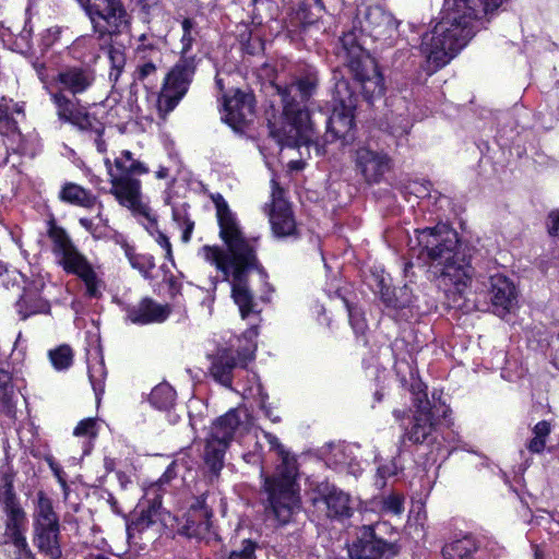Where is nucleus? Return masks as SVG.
Masks as SVG:
<instances>
[{"label":"nucleus","instance_id":"1","mask_svg":"<svg viewBox=\"0 0 559 559\" xmlns=\"http://www.w3.org/2000/svg\"><path fill=\"white\" fill-rule=\"evenodd\" d=\"M219 226V237L227 247L224 251L218 246H203L201 254L205 261L214 264L225 277L231 275V296L238 306L242 319L257 314V302L247 284V274L257 270L260 278L265 281L266 273L259 265L255 254V240L245 237L235 214L230 211L222 194L212 195Z\"/></svg>","mask_w":559,"mask_h":559},{"label":"nucleus","instance_id":"2","mask_svg":"<svg viewBox=\"0 0 559 559\" xmlns=\"http://www.w3.org/2000/svg\"><path fill=\"white\" fill-rule=\"evenodd\" d=\"M502 1L445 0L441 20L421 37L425 71L432 74L448 64L474 35V21L499 8Z\"/></svg>","mask_w":559,"mask_h":559},{"label":"nucleus","instance_id":"3","mask_svg":"<svg viewBox=\"0 0 559 559\" xmlns=\"http://www.w3.org/2000/svg\"><path fill=\"white\" fill-rule=\"evenodd\" d=\"M416 239L409 240L412 251L418 250V257L429 264L453 307H461L459 299L469 286L473 267L462 250L455 230L447 225L415 230Z\"/></svg>","mask_w":559,"mask_h":559},{"label":"nucleus","instance_id":"4","mask_svg":"<svg viewBox=\"0 0 559 559\" xmlns=\"http://www.w3.org/2000/svg\"><path fill=\"white\" fill-rule=\"evenodd\" d=\"M318 82L317 74L310 72L288 85H275L283 104V117L281 126L269 121V132L281 146L297 147L307 144L311 133L318 128L316 111L310 112L300 105L316 93Z\"/></svg>","mask_w":559,"mask_h":559},{"label":"nucleus","instance_id":"5","mask_svg":"<svg viewBox=\"0 0 559 559\" xmlns=\"http://www.w3.org/2000/svg\"><path fill=\"white\" fill-rule=\"evenodd\" d=\"M264 437L280 460L272 475L261 471L269 501L267 513L278 525H286L300 509L297 460L285 450L276 436L266 432Z\"/></svg>","mask_w":559,"mask_h":559},{"label":"nucleus","instance_id":"6","mask_svg":"<svg viewBox=\"0 0 559 559\" xmlns=\"http://www.w3.org/2000/svg\"><path fill=\"white\" fill-rule=\"evenodd\" d=\"M47 235L52 242V253L62 269L70 274L78 275L85 284L86 294L90 297H97L98 278L86 258L79 252L68 233L55 221L48 223Z\"/></svg>","mask_w":559,"mask_h":559},{"label":"nucleus","instance_id":"7","mask_svg":"<svg viewBox=\"0 0 559 559\" xmlns=\"http://www.w3.org/2000/svg\"><path fill=\"white\" fill-rule=\"evenodd\" d=\"M33 543L49 559H61L60 521L51 499L38 491L33 511Z\"/></svg>","mask_w":559,"mask_h":559},{"label":"nucleus","instance_id":"8","mask_svg":"<svg viewBox=\"0 0 559 559\" xmlns=\"http://www.w3.org/2000/svg\"><path fill=\"white\" fill-rule=\"evenodd\" d=\"M240 423V412L234 408L217 418L211 426L205 442L204 461L215 475L224 465L225 452Z\"/></svg>","mask_w":559,"mask_h":559},{"label":"nucleus","instance_id":"9","mask_svg":"<svg viewBox=\"0 0 559 559\" xmlns=\"http://www.w3.org/2000/svg\"><path fill=\"white\" fill-rule=\"evenodd\" d=\"M84 8L100 38L119 35L129 25V14L120 0H86Z\"/></svg>","mask_w":559,"mask_h":559},{"label":"nucleus","instance_id":"10","mask_svg":"<svg viewBox=\"0 0 559 559\" xmlns=\"http://www.w3.org/2000/svg\"><path fill=\"white\" fill-rule=\"evenodd\" d=\"M195 71L193 58L182 57L165 78L163 88L157 97V109L167 115L186 95Z\"/></svg>","mask_w":559,"mask_h":559},{"label":"nucleus","instance_id":"11","mask_svg":"<svg viewBox=\"0 0 559 559\" xmlns=\"http://www.w3.org/2000/svg\"><path fill=\"white\" fill-rule=\"evenodd\" d=\"M109 193L121 206L128 209L134 216L146 219L152 226L156 225V217L143 200L140 179L109 174Z\"/></svg>","mask_w":559,"mask_h":559},{"label":"nucleus","instance_id":"12","mask_svg":"<svg viewBox=\"0 0 559 559\" xmlns=\"http://www.w3.org/2000/svg\"><path fill=\"white\" fill-rule=\"evenodd\" d=\"M362 33L383 44H391L399 34L400 22L380 5L368 7L359 15Z\"/></svg>","mask_w":559,"mask_h":559},{"label":"nucleus","instance_id":"13","mask_svg":"<svg viewBox=\"0 0 559 559\" xmlns=\"http://www.w3.org/2000/svg\"><path fill=\"white\" fill-rule=\"evenodd\" d=\"M380 523L362 525L357 539L353 543L349 555L352 559H381L397 555L394 544L388 543L377 536Z\"/></svg>","mask_w":559,"mask_h":559},{"label":"nucleus","instance_id":"14","mask_svg":"<svg viewBox=\"0 0 559 559\" xmlns=\"http://www.w3.org/2000/svg\"><path fill=\"white\" fill-rule=\"evenodd\" d=\"M272 201L267 212L273 235L276 238L297 237L298 228L290 204L276 180H272Z\"/></svg>","mask_w":559,"mask_h":559},{"label":"nucleus","instance_id":"15","mask_svg":"<svg viewBox=\"0 0 559 559\" xmlns=\"http://www.w3.org/2000/svg\"><path fill=\"white\" fill-rule=\"evenodd\" d=\"M415 411L411 425L405 429L404 438L414 444L429 441L436 431V419L425 392H418L414 399Z\"/></svg>","mask_w":559,"mask_h":559},{"label":"nucleus","instance_id":"16","mask_svg":"<svg viewBox=\"0 0 559 559\" xmlns=\"http://www.w3.org/2000/svg\"><path fill=\"white\" fill-rule=\"evenodd\" d=\"M254 117L253 96L236 90L231 96H224L223 120L234 130L239 131Z\"/></svg>","mask_w":559,"mask_h":559},{"label":"nucleus","instance_id":"17","mask_svg":"<svg viewBox=\"0 0 559 559\" xmlns=\"http://www.w3.org/2000/svg\"><path fill=\"white\" fill-rule=\"evenodd\" d=\"M254 345H250L245 353L238 352L237 357L233 350L224 348L213 357L210 368L211 376L226 388H231L233 371L236 367H246L247 361L252 358Z\"/></svg>","mask_w":559,"mask_h":559},{"label":"nucleus","instance_id":"18","mask_svg":"<svg viewBox=\"0 0 559 559\" xmlns=\"http://www.w3.org/2000/svg\"><path fill=\"white\" fill-rule=\"evenodd\" d=\"M349 71L359 83L362 95L369 103L382 97L385 90L383 76L373 58H365L360 63L355 61Z\"/></svg>","mask_w":559,"mask_h":559},{"label":"nucleus","instance_id":"19","mask_svg":"<svg viewBox=\"0 0 559 559\" xmlns=\"http://www.w3.org/2000/svg\"><path fill=\"white\" fill-rule=\"evenodd\" d=\"M96 70L88 63L73 64L62 68L55 81L61 85V91L72 95L87 92L96 82Z\"/></svg>","mask_w":559,"mask_h":559},{"label":"nucleus","instance_id":"20","mask_svg":"<svg viewBox=\"0 0 559 559\" xmlns=\"http://www.w3.org/2000/svg\"><path fill=\"white\" fill-rule=\"evenodd\" d=\"M319 121L318 128L311 133L310 140L314 133L320 131V127L325 129V142H333L338 139H346L354 128V110L344 108H334L331 116H326L321 110L316 112Z\"/></svg>","mask_w":559,"mask_h":559},{"label":"nucleus","instance_id":"21","mask_svg":"<svg viewBox=\"0 0 559 559\" xmlns=\"http://www.w3.org/2000/svg\"><path fill=\"white\" fill-rule=\"evenodd\" d=\"M168 305H160L151 298H143L135 305L124 307L126 320L132 324L146 325L164 322L170 314Z\"/></svg>","mask_w":559,"mask_h":559},{"label":"nucleus","instance_id":"22","mask_svg":"<svg viewBox=\"0 0 559 559\" xmlns=\"http://www.w3.org/2000/svg\"><path fill=\"white\" fill-rule=\"evenodd\" d=\"M357 169L368 182H378L389 169L386 155L372 151L367 146H359L354 155Z\"/></svg>","mask_w":559,"mask_h":559},{"label":"nucleus","instance_id":"23","mask_svg":"<svg viewBox=\"0 0 559 559\" xmlns=\"http://www.w3.org/2000/svg\"><path fill=\"white\" fill-rule=\"evenodd\" d=\"M25 521L5 522L3 554L9 559H36L23 531Z\"/></svg>","mask_w":559,"mask_h":559},{"label":"nucleus","instance_id":"24","mask_svg":"<svg viewBox=\"0 0 559 559\" xmlns=\"http://www.w3.org/2000/svg\"><path fill=\"white\" fill-rule=\"evenodd\" d=\"M490 299L492 311L503 318L511 312L516 305V293L514 285L503 275L490 277Z\"/></svg>","mask_w":559,"mask_h":559},{"label":"nucleus","instance_id":"25","mask_svg":"<svg viewBox=\"0 0 559 559\" xmlns=\"http://www.w3.org/2000/svg\"><path fill=\"white\" fill-rule=\"evenodd\" d=\"M212 511L205 506L191 508L187 513L186 523L183 524L181 532L189 538H210L212 535Z\"/></svg>","mask_w":559,"mask_h":559},{"label":"nucleus","instance_id":"26","mask_svg":"<svg viewBox=\"0 0 559 559\" xmlns=\"http://www.w3.org/2000/svg\"><path fill=\"white\" fill-rule=\"evenodd\" d=\"M0 504L7 515L5 522L26 521V513L14 491L13 478L8 474L3 475L0 481Z\"/></svg>","mask_w":559,"mask_h":559},{"label":"nucleus","instance_id":"27","mask_svg":"<svg viewBox=\"0 0 559 559\" xmlns=\"http://www.w3.org/2000/svg\"><path fill=\"white\" fill-rule=\"evenodd\" d=\"M105 165L109 174H114L115 176H124L129 178H136L139 175L147 174L148 167L140 162L139 159L133 157V154L130 151H122L121 154L116 157L114 164H111L110 159L105 160Z\"/></svg>","mask_w":559,"mask_h":559},{"label":"nucleus","instance_id":"28","mask_svg":"<svg viewBox=\"0 0 559 559\" xmlns=\"http://www.w3.org/2000/svg\"><path fill=\"white\" fill-rule=\"evenodd\" d=\"M59 199L62 202L84 209H92L98 202L95 194L74 182H67L62 186Z\"/></svg>","mask_w":559,"mask_h":559},{"label":"nucleus","instance_id":"29","mask_svg":"<svg viewBox=\"0 0 559 559\" xmlns=\"http://www.w3.org/2000/svg\"><path fill=\"white\" fill-rule=\"evenodd\" d=\"M162 520V501L155 498L147 508H143L135 520L128 525L129 538L134 537L136 533H142L150 526Z\"/></svg>","mask_w":559,"mask_h":559},{"label":"nucleus","instance_id":"30","mask_svg":"<svg viewBox=\"0 0 559 559\" xmlns=\"http://www.w3.org/2000/svg\"><path fill=\"white\" fill-rule=\"evenodd\" d=\"M323 495V501L328 509V516L343 518L349 516L352 508L349 506V496L335 487L329 488Z\"/></svg>","mask_w":559,"mask_h":559},{"label":"nucleus","instance_id":"31","mask_svg":"<svg viewBox=\"0 0 559 559\" xmlns=\"http://www.w3.org/2000/svg\"><path fill=\"white\" fill-rule=\"evenodd\" d=\"M341 43V52L344 55L345 60L347 61L348 69H352L353 63L356 61L357 63L365 58H371L360 45L357 34L354 31H349L344 33V35L340 38Z\"/></svg>","mask_w":559,"mask_h":559},{"label":"nucleus","instance_id":"32","mask_svg":"<svg viewBox=\"0 0 559 559\" xmlns=\"http://www.w3.org/2000/svg\"><path fill=\"white\" fill-rule=\"evenodd\" d=\"M162 44L160 37L154 35L142 34L139 37V45L135 49V58L138 60H153L162 62Z\"/></svg>","mask_w":559,"mask_h":559},{"label":"nucleus","instance_id":"33","mask_svg":"<svg viewBox=\"0 0 559 559\" xmlns=\"http://www.w3.org/2000/svg\"><path fill=\"white\" fill-rule=\"evenodd\" d=\"M477 549L475 540L469 536L448 543L442 548L444 559H468Z\"/></svg>","mask_w":559,"mask_h":559},{"label":"nucleus","instance_id":"34","mask_svg":"<svg viewBox=\"0 0 559 559\" xmlns=\"http://www.w3.org/2000/svg\"><path fill=\"white\" fill-rule=\"evenodd\" d=\"M333 99L334 108L355 110L357 106V97L346 80H340L335 83Z\"/></svg>","mask_w":559,"mask_h":559},{"label":"nucleus","instance_id":"35","mask_svg":"<svg viewBox=\"0 0 559 559\" xmlns=\"http://www.w3.org/2000/svg\"><path fill=\"white\" fill-rule=\"evenodd\" d=\"M16 311L22 320L37 313H48L50 306L40 298H34L28 295L23 296L15 305Z\"/></svg>","mask_w":559,"mask_h":559},{"label":"nucleus","instance_id":"36","mask_svg":"<svg viewBox=\"0 0 559 559\" xmlns=\"http://www.w3.org/2000/svg\"><path fill=\"white\" fill-rule=\"evenodd\" d=\"M176 392L166 383L156 385L150 394V403L157 409L168 411L175 403Z\"/></svg>","mask_w":559,"mask_h":559},{"label":"nucleus","instance_id":"37","mask_svg":"<svg viewBox=\"0 0 559 559\" xmlns=\"http://www.w3.org/2000/svg\"><path fill=\"white\" fill-rule=\"evenodd\" d=\"M533 438L526 443L531 453L539 454L546 448L547 438L551 433V424L547 420H540L533 427Z\"/></svg>","mask_w":559,"mask_h":559},{"label":"nucleus","instance_id":"38","mask_svg":"<svg viewBox=\"0 0 559 559\" xmlns=\"http://www.w3.org/2000/svg\"><path fill=\"white\" fill-rule=\"evenodd\" d=\"M49 94L59 120L69 122L78 110L73 100L63 91L50 92Z\"/></svg>","mask_w":559,"mask_h":559},{"label":"nucleus","instance_id":"39","mask_svg":"<svg viewBox=\"0 0 559 559\" xmlns=\"http://www.w3.org/2000/svg\"><path fill=\"white\" fill-rule=\"evenodd\" d=\"M79 128L82 131L94 130L97 134H102L104 128L102 124L91 116L87 111L78 109L71 120L68 122Z\"/></svg>","mask_w":559,"mask_h":559},{"label":"nucleus","instance_id":"40","mask_svg":"<svg viewBox=\"0 0 559 559\" xmlns=\"http://www.w3.org/2000/svg\"><path fill=\"white\" fill-rule=\"evenodd\" d=\"M88 378L96 397L99 399V395L104 393L106 378V369L102 360H95L88 365Z\"/></svg>","mask_w":559,"mask_h":559},{"label":"nucleus","instance_id":"41","mask_svg":"<svg viewBox=\"0 0 559 559\" xmlns=\"http://www.w3.org/2000/svg\"><path fill=\"white\" fill-rule=\"evenodd\" d=\"M110 38H100L99 34L84 35L76 38L73 43L75 49H90L95 58L98 57L97 51L109 44Z\"/></svg>","mask_w":559,"mask_h":559},{"label":"nucleus","instance_id":"42","mask_svg":"<svg viewBox=\"0 0 559 559\" xmlns=\"http://www.w3.org/2000/svg\"><path fill=\"white\" fill-rule=\"evenodd\" d=\"M49 358L57 370H64L72 365L73 352L70 346L61 345L49 352Z\"/></svg>","mask_w":559,"mask_h":559},{"label":"nucleus","instance_id":"43","mask_svg":"<svg viewBox=\"0 0 559 559\" xmlns=\"http://www.w3.org/2000/svg\"><path fill=\"white\" fill-rule=\"evenodd\" d=\"M381 511L386 514L401 515L404 512V497L393 492L381 500Z\"/></svg>","mask_w":559,"mask_h":559},{"label":"nucleus","instance_id":"44","mask_svg":"<svg viewBox=\"0 0 559 559\" xmlns=\"http://www.w3.org/2000/svg\"><path fill=\"white\" fill-rule=\"evenodd\" d=\"M108 58L111 64V71L109 73V78L112 81H118L124 64H126V56L124 52L120 48L110 47L108 50Z\"/></svg>","mask_w":559,"mask_h":559},{"label":"nucleus","instance_id":"45","mask_svg":"<svg viewBox=\"0 0 559 559\" xmlns=\"http://www.w3.org/2000/svg\"><path fill=\"white\" fill-rule=\"evenodd\" d=\"M160 62H154L153 60H138V66L133 73L135 81L144 82L156 74L157 66Z\"/></svg>","mask_w":559,"mask_h":559},{"label":"nucleus","instance_id":"46","mask_svg":"<svg viewBox=\"0 0 559 559\" xmlns=\"http://www.w3.org/2000/svg\"><path fill=\"white\" fill-rule=\"evenodd\" d=\"M182 26V37H181V44H182V55L185 56L192 47V44L195 39L197 31H195V23L191 19H185L181 23Z\"/></svg>","mask_w":559,"mask_h":559},{"label":"nucleus","instance_id":"47","mask_svg":"<svg viewBox=\"0 0 559 559\" xmlns=\"http://www.w3.org/2000/svg\"><path fill=\"white\" fill-rule=\"evenodd\" d=\"M130 264L145 277H150L151 272L155 267V259L151 254H140L136 258H132V262Z\"/></svg>","mask_w":559,"mask_h":559},{"label":"nucleus","instance_id":"48","mask_svg":"<svg viewBox=\"0 0 559 559\" xmlns=\"http://www.w3.org/2000/svg\"><path fill=\"white\" fill-rule=\"evenodd\" d=\"M14 386L0 388V409L3 413L11 414L14 408Z\"/></svg>","mask_w":559,"mask_h":559},{"label":"nucleus","instance_id":"49","mask_svg":"<svg viewBox=\"0 0 559 559\" xmlns=\"http://www.w3.org/2000/svg\"><path fill=\"white\" fill-rule=\"evenodd\" d=\"M17 129L16 121L10 117L8 108L0 105V133L8 135Z\"/></svg>","mask_w":559,"mask_h":559},{"label":"nucleus","instance_id":"50","mask_svg":"<svg viewBox=\"0 0 559 559\" xmlns=\"http://www.w3.org/2000/svg\"><path fill=\"white\" fill-rule=\"evenodd\" d=\"M96 420L93 418H86L81 420L74 429V436L78 437H96Z\"/></svg>","mask_w":559,"mask_h":559},{"label":"nucleus","instance_id":"51","mask_svg":"<svg viewBox=\"0 0 559 559\" xmlns=\"http://www.w3.org/2000/svg\"><path fill=\"white\" fill-rule=\"evenodd\" d=\"M152 236L154 237L156 243L165 250V259L169 262L174 263V254H173V247L169 241V238L160 230L154 229L151 231Z\"/></svg>","mask_w":559,"mask_h":559},{"label":"nucleus","instance_id":"52","mask_svg":"<svg viewBox=\"0 0 559 559\" xmlns=\"http://www.w3.org/2000/svg\"><path fill=\"white\" fill-rule=\"evenodd\" d=\"M255 544L251 540H245L242 548L231 551L228 559H255L254 556Z\"/></svg>","mask_w":559,"mask_h":559},{"label":"nucleus","instance_id":"53","mask_svg":"<svg viewBox=\"0 0 559 559\" xmlns=\"http://www.w3.org/2000/svg\"><path fill=\"white\" fill-rule=\"evenodd\" d=\"M347 309H348L349 322H350V325L353 326V329L355 330V332L364 333L367 328V324L365 322V319L361 317L360 312L356 309L350 308L348 305H347Z\"/></svg>","mask_w":559,"mask_h":559},{"label":"nucleus","instance_id":"54","mask_svg":"<svg viewBox=\"0 0 559 559\" xmlns=\"http://www.w3.org/2000/svg\"><path fill=\"white\" fill-rule=\"evenodd\" d=\"M547 233L550 237L559 236V209L552 210L546 219Z\"/></svg>","mask_w":559,"mask_h":559},{"label":"nucleus","instance_id":"55","mask_svg":"<svg viewBox=\"0 0 559 559\" xmlns=\"http://www.w3.org/2000/svg\"><path fill=\"white\" fill-rule=\"evenodd\" d=\"M399 467L394 460H391L378 467V475L385 479L397 474Z\"/></svg>","mask_w":559,"mask_h":559},{"label":"nucleus","instance_id":"56","mask_svg":"<svg viewBox=\"0 0 559 559\" xmlns=\"http://www.w3.org/2000/svg\"><path fill=\"white\" fill-rule=\"evenodd\" d=\"M46 462L48 463L50 469L52 471L53 475L60 483L62 487H67V481L64 478V472L62 471L61 466L55 461L53 457L49 456L46 459Z\"/></svg>","mask_w":559,"mask_h":559},{"label":"nucleus","instance_id":"57","mask_svg":"<svg viewBox=\"0 0 559 559\" xmlns=\"http://www.w3.org/2000/svg\"><path fill=\"white\" fill-rule=\"evenodd\" d=\"M12 376L9 370L0 367V388L12 386Z\"/></svg>","mask_w":559,"mask_h":559},{"label":"nucleus","instance_id":"58","mask_svg":"<svg viewBox=\"0 0 559 559\" xmlns=\"http://www.w3.org/2000/svg\"><path fill=\"white\" fill-rule=\"evenodd\" d=\"M33 68L36 71L39 80L45 83L47 80L46 64L44 62L37 60V61L33 62Z\"/></svg>","mask_w":559,"mask_h":559},{"label":"nucleus","instance_id":"59","mask_svg":"<svg viewBox=\"0 0 559 559\" xmlns=\"http://www.w3.org/2000/svg\"><path fill=\"white\" fill-rule=\"evenodd\" d=\"M193 227H194V223L188 221L186 224V227L182 231V241L183 242H188L190 240Z\"/></svg>","mask_w":559,"mask_h":559},{"label":"nucleus","instance_id":"60","mask_svg":"<svg viewBox=\"0 0 559 559\" xmlns=\"http://www.w3.org/2000/svg\"><path fill=\"white\" fill-rule=\"evenodd\" d=\"M79 222H80V225L82 227H84L87 231H91V233L93 231V222L91 219L83 217V218H80Z\"/></svg>","mask_w":559,"mask_h":559},{"label":"nucleus","instance_id":"61","mask_svg":"<svg viewBox=\"0 0 559 559\" xmlns=\"http://www.w3.org/2000/svg\"><path fill=\"white\" fill-rule=\"evenodd\" d=\"M124 252L130 263L132 262V258H136L139 255L134 252V249L129 245H124Z\"/></svg>","mask_w":559,"mask_h":559},{"label":"nucleus","instance_id":"62","mask_svg":"<svg viewBox=\"0 0 559 559\" xmlns=\"http://www.w3.org/2000/svg\"><path fill=\"white\" fill-rule=\"evenodd\" d=\"M140 2L142 3L143 8L150 9L157 5L159 0H140Z\"/></svg>","mask_w":559,"mask_h":559},{"label":"nucleus","instance_id":"63","mask_svg":"<svg viewBox=\"0 0 559 559\" xmlns=\"http://www.w3.org/2000/svg\"><path fill=\"white\" fill-rule=\"evenodd\" d=\"M96 146L99 152L106 151V145L104 140L100 138V134H98V139L96 140Z\"/></svg>","mask_w":559,"mask_h":559},{"label":"nucleus","instance_id":"64","mask_svg":"<svg viewBox=\"0 0 559 559\" xmlns=\"http://www.w3.org/2000/svg\"><path fill=\"white\" fill-rule=\"evenodd\" d=\"M168 176V169L165 168V167H162L157 173H156V177L158 179H164Z\"/></svg>","mask_w":559,"mask_h":559}]
</instances>
